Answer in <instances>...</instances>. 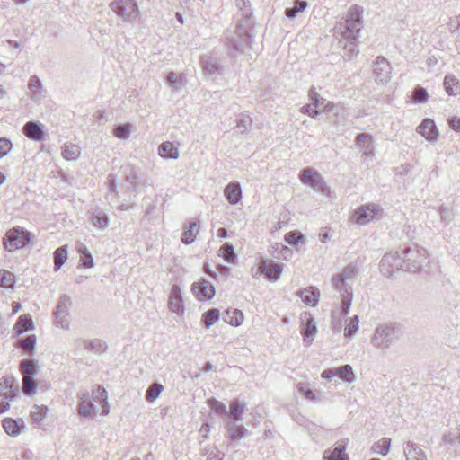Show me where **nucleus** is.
Returning a JSON list of instances; mask_svg holds the SVG:
<instances>
[{
    "label": "nucleus",
    "mask_w": 460,
    "mask_h": 460,
    "mask_svg": "<svg viewBox=\"0 0 460 460\" xmlns=\"http://www.w3.org/2000/svg\"><path fill=\"white\" fill-rule=\"evenodd\" d=\"M349 323H347L345 330H344V335L347 338L352 337L358 329V316L354 315L353 317L348 319Z\"/></svg>",
    "instance_id": "864d4df0"
},
{
    "label": "nucleus",
    "mask_w": 460,
    "mask_h": 460,
    "mask_svg": "<svg viewBox=\"0 0 460 460\" xmlns=\"http://www.w3.org/2000/svg\"><path fill=\"white\" fill-rule=\"evenodd\" d=\"M31 240L29 231L23 227L16 226L7 231L3 238L4 247L8 252L24 248Z\"/></svg>",
    "instance_id": "39448f33"
},
{
    "label": "nucleus",
    "mask_w": 460,
    "mask_h": 460,
    "mask_svg": "<svg viewBox=\"0 0 460 460\" xmlns=\"http://www.w3.org/2000/svg\"><path fill=\"white\" fill-rule=\"evenodd\" d=\"M92 224L100 229H105L109 224L108 216L102 211H96L93 213Z\"/></svg>",
    "instance_id": "de8ad7c7"
},
{
    "label": "nucleus",
    "mask_w": 460,
    "mask_h": 460,
    "mask_svg": "<svg viewBox=\"0 0 460 460\" xmlns=\"http://www.w3.org/2000/svg\"><path fill=\"white\" fill-rule=\"evenodd\" d=\"M208 404L212 409H214L216 413H218V414H220L222 416L226 417L227 410H226V406L223 402L216 400L215 398H210V399L208 400Z\"/></svg>",
    "instance_id": "bf43d9fd"
},
{
    "label": "nucleus",
    "mask_w": 460,
    "mask_h": 460,
    "mask_svg": "<svg viewBox=\"0 0 460 460\" xmlns=\"http://www.w3.org/2000/svg\"><path fill=\"white\" fill-rule=\"evenodd\" d=\"M362 13L363 8L359 5H352L349 7L345 24L344 34H349V37L358 40L362 28Z\"/></svg>",
    "instance_id": "0eeeda50"
},
{
    "label": "nucleus",
    "mask_w": 460,
    "mask_h": 460,
    "mask_svg": "<svg viewBox=\"0 0 460 460\" xmlns=\"http://www.w3.org/2000/svg\"><path fill=\"white\" fill-rule=\"evenodd\" d=\"M158 154L165 159H177L179 157L178 146L172 142H164L158 146Z\"/></svg>",
    "instance_id": "7c9ffc66"
},
{
    "label": "nucleus",
    "mask_w": 460,
    "mask_h": 460,
    "mask_svg": "<svg viewBox=\"0 0 460 460\" xmlns=\"http://www.w3.org/2000/svg\"><path fill=\"white\" fill-rule=\"evenodd\" d=\"M19 393V386L14 377L4 376L0 379V396L4 400H13Z\"/></svg>",
    "instance_id": "2eb2a0df"
},
{
    "label": "nucleus",
    "mask_w": 460,
    "mask_h": 460,
    "mask_svg": "<svg viewBox=\"0 0 460 460\" xmlns=\"http://www.w3.org/2000/svg\"><path fill=\"white\" fill-rule=\"evenodd\" d=\"M259 270L270 280L277 281L280 278L282 266L279 263L272 261H268L261 257L259 264Z\"/></svg>",
    "instance_id": "dca6fc26"
},
{
    "label": "nucleus",
    "mask_w": 460,
    "mask_h": 460,
    "mask_svg": "<svg viewBox=\"0 0 460 460\" xmlns=\"http://www.w3.org/2000/svg\"><path fill=\"white\" fill-rule=\"evenodd\" d=\"M71 305L72 301L68 295L64 294L60 296L54 312V324L57 327L65 330L69 328V311Z\"/></svg>",
    "instance_id": "6e6552de"
},
{
    "label": "nucleus",
    "mask_w": 460,
    "mask_h": 460,
    "mask_svg": "<svg viewBox=\"0 0 460 460\" xmlns=\"http://www.w3.org/2000/svg\"><path fill=\"white\" fill-rule=\"evenodd\" d=\"M379 211L380 208L377 205L367 204L357 208L353 217L357 224L366 225L373 220Z\"/></svg>",
    "instance_id": "ddd939ff"
},
{
    "label": "nucleus",
    "mask_w": 460,
    "mask_h": 460,
    "mask_svg": "<svg viewBox=\"0 0 460 460\" xmlns=\"http://www.w3.org/2000/svg\"><path fill=\"white\" fill-rule=\"evenodd\" d=\"M348 439L342 440L333 449H327L323 453L324 460H349L348 455L345 453Z\"/></svg>",
    "instance_id": "a878e982"
},
{
    "label": "nucleus",
    "mask_w": 460,
    "mask_h": 460,
    "mask_svg": "<svg viewBox=\"0 0 460 460\" xmlns=\"http://www.w3.org/2000/svg\"><path fill=\"white\" fill-rule=\"evenodd\" d=\"M299 179L303 183L310 184L317 191L329 194L330 188L327 186L323 176L315 170L307 167L299 173Z\"/></svg>",
    "instance_id": "1a4fd4ad"
},
{
    "label": "nucleus",
    "mask_w": 460,
    "mask_h": 460,
    "mask_svg": "<svg viewBox=\"0 0 460 460\" xmlns=\"http://www.w3.org/2000/svg\"><path fill=\"white\" fill-rule=\"evenodd\" d=\"M79 399L78 414L81 417L88 418L95 415V406L90 400V395L87 391H80L77 394Z\"/></svg>",
    "instance_id": "f3484780"
},
{
    "label": "nucleus",
    "mask_w": 460,
    "mask_h": 460,
    "mask_svg": "<svg viewBox=\"0 0 460 460\" xmlns=\"http://www.w3.org/2000/svg\"><path fill=\"white\" fill-rule=\"evenodd\" d=\"M184 80V76L176 75L174 72H170L166 76V82L170 87L176 90L180 89Z\"/></svg>",
    "instance_id": "5fc2aeb1"
},
{
    "label": "nucleus",
    "mask_w": 460,
    "mask_h": 460,
    "mask_svg": "<svg viewBox=\"0 0 460 460\" xmlns=\"http://www.w3.org/2000/svg\"><path fill=\"white\" fill-rule=\"evenodd\" d=\"M48 408L46 406H33L31 416L33 421L40 422L47 415Z\"/></svg>",
    "instance_id": "4d7b16f0"
},
{
    "label": "nucleus",
    "mask_w": 460,
    "mask_h": 460,
    "mask_svg": "<svg viewBox=\"0 0 460 460\" xmlns=\"http://www.w3.org/2000/svg\"><path fill=\"white\" fill-rule=\"evenodd\" d=\"M199 221H190L185 224L183 226L184 232L181 236V242L187 245L192 243L196 239L197 234L199 233Z\"/></svg>",
    "instance_id": "cd10ccee"
},
{
    "label": "nucleus",
    "mask_w": 460,
    "mask_h": 460,
    "mask_svg": "<svg viewBox=\"0 0 460 460\" xmlns=\"http://www.w3.org/2000/svg\"><path fill=\"white\" fill-rule=\"evenodd\" d=\"M429 93L421 86H417L412 92V100L416 103H424L428 101Z\"/></svg>",
    "instance_id": "6e6d98bb"
},
{
    "label": "nucleus",
    "mask_w": 460,
    "mask_h": 460,
    "mask_svg": "<svg viewBox=\"0 0 460 460\" xmlns=\"http://www.w3.org/2000/svg\"><path fill=\"white\" fill-rule=\"evenodd\" d=\"M235 5L239 8L240 21L244 27H251L252 24V10L249 0H235Z\"/></svg>",
    "instance_id": "4be33fe9"
},
{
    "label": "nucleus",
    "mask_w": 460,
    "mask_h": 460,
    "mask_svg": "<svg viewBox=\"0 0 460 460\" xmlns=\"http://www.w3.org/2000/svg\"><path fill=\"white\" fill-rule=\"evenodd\" d=\"M401 324L397 323H382L376 326L371 343L379 349H386L402 335Z\"/></svg>",
    "instance_id": "f03ea898"
},
{
    "label": "nucleus",
    "mask_w": 460,
    "mask_h": 460,
    "mask_svg": "<svg viewBox=\"0 0 460 460\" xmlns=\"http://www.w3.org/2000/svg\"><path fill=\"white\" fill-rule=\"evenodd\" d=\"M399 252L402 257V261H405L410 264H417L418 270L421 267L423 261L425 259L424 255L422 256V258L419 259V257H421V255L419 254L420 252L413 251L411 248H404L402 251H399Z\"/></svg>",
    "instance_id": "2f4dec72"
},
{
    "label": "nucleus",
    "mask_w": 460,
    "mask_h": 460,
    "mask_svg": "<svg viewBox=\"0 0 460 460\" xmlns=\"http://www.w3.org/2000/svg\"><path fill=\"white\" fill-rule=\"evenodd\" d=\"M373 73L379 84H385L390 80L391 66L383 57H378L373 64Z\"/></svg>",
    "instance_id": "4468645a"
},
{
    "label": "nucleus",
    "mask_w": 460,
    "mask_h": 460,
    "mask_svg": "<svg viewBox=\"0 0 460 460\" xmlns=\"http://www.w3.org/2000/svg\"><path fill=\"white\" fill-rule=\"evenodd\" d=\"M3 428L9 436H18L22 431L19 422L12 418H6L3 420Z\"/></svg>",
    "instance_id": "a19ab883"
},
{
    "label": "nucleus",
    "mask_w": 460,
    "mask_h": 460,
    "mask_svg": "<svg viewBox=\"0 0 460 460\" xmlns=\"http://www.w3.org/2000/svg\"><path fill=\"white\" fill-rule=\"evenodd\" d=\"M169 308L178 315L184 314V306L181 296V290L178 285H172L169 296Z\"/></svg>",
    "instance_id": "6ab92c4d"
},
{
    "label": "nucleus",
    "mask_w": 460,
    "mask_h": 460,
    "mask_svg": "<svg viewBox=\"0 0 460 460\" xmlns=\"http://www.w3.org/2000/svg\"><path fill=\"white\" fill-rule=\"evenodd\" d=\"M22 132L29 139L37 142L42 141L46 135L42 124L35 120L28 121L23 126Z\"/></svg>",
    "instance_id": "a211bd4d"
},
{
    "label": "nucleus",
    "mask_w": 460,
    "mask_h": 460,
    "mask_svg": "<svg viewBox=\"0 0 460 460\" xmlns=\"http://www.w3.org/2000/svg\"><path fill=\"white\" fill-rule=\"evenodd\" d=\"M303 239V235L296 231L288 232L285 234V241L292 245H296Z\"/></svg>",
    "instance_id": "338daca9"
},
{
    "label": "nucleus",
    "mask_w": 460,
    "mask_h": 460,
    "mask_svg": "<svg viewBox=\"0 0 460 460\" xmlns=\"http://www.w3.org/2000/svg\"><path fill=\"white\" fill-rule=\"evenodd\" d=\"M308 97L311 101V103L314 104V107H322L325 101L323 98L320 97L314 87H311L309 90Z\"/></svg>",
    "instance_id": "69168bd1"
},
{
    "label": "nucleus",
    "mask_w": 460,
    "mask_h": 460,
    "mask_svg": "<svg viewBox=\"0 0 460 460\" xmlns=\"http://www.w3.org/2000/svg\"><path fill=\"white\" fill-rule=\"evenodd\" d=\"M54 270L58 271L67 260V248L66 245L58 247L53 254Z\"/></svg>",
    "instance_id": "58836bf2"
},
{
    "label": "nucleus",
    "mask_w": 460,
    "mask_h": 460,
    "mask_svg": "<svg viewBox=\"0 0 460 460\" xmlns=\"http://www.w3.org/2000/svg\"><path fill=\"white\" fill-rule=\"evenodd\" d=\"M13 148L12 142L5 137H0V159L7 155Z\"/></svg>",
    "instance_id": "0e129e2a"
},
{
    "label": "nucleus",
    "mask_w": 460,
    "mask_h": 460,
    "mask_svg": "<svg viewBox=\"0 0 460 460\" xmlns=\"http://www.w3.org/2000/svg\"><path fill=\"white\" fill-rule=\"evenodd\" d=\"M219 310L217 308H211L202 314L201 321L206 328H209L219 319Z\"/></svg>",
    "instance_id": "79ce46f5"
},
{
    "label": "nucleus",
    "mask_w": 460,
    "mask_h": 460,
    "mask_svg": "<svg viewBox=\"0 0 460 460\" xmlns=\"http://www.w3.org/2000/svg\"><path fill=\"white\" fill-rule=\"evenodd\" d=\"M84 343V348L89 352L102 353L107 349V345L103 341L93 340V341H79Z\"/></svg>",
    "instance_id": "4c0bfd02"
},
{
    "label": "nucleus",
    "mask_w": 460,
    "mask_h": 460,
    "mask_svg": "<svg viewBox=\"0 0 460 460\" xmlns=\"http://www.w3.org/2000/svg\"><path fill=\"white\" fill-rule=\"evenodd\" d=\"M444 87L449 95H456L460 92V84L458 80L451 75H447L445 76Z\"/></svg>",
    "instance_id": "ea45409f"
},
{
    "label": "nucleus",
    "mask_w": 460,
    "mask_h": 460,
    "mask_svg": "<svg viewBox=\"0 0 460 460\" xmlns=\"http://www.w3.org/2000/svg\"><path fill=\"white\" fill-rule=\"evenodd\" d=\"M110 8L123 19L135 17L138 13L137 5L133 0H115L110 4Z\"/></svg>",
    "instance_id": "9d476101"
},
{
    "label": "nucleus",
    "mask_w": 460,
    "mask_h": 460,
    "mask_svg": "<svg viewBox=\"0 0 460 460\" xmlns=\"http://www.w3.org/2000/svg\"><path fill=\"white\" fill-rule=\"evenodd\" d=\"M302 329L301 334L304 339L305 346L311 345L316 332L317 327L314 323V317L310 313H304L302 315Z\"/></svg>",
    "instance_id": "f8f14e48"
},
{
    "label": "nucleus",
    "mask_w": 460,
    "mask_h": 460,
    "mask_svg": "<svg viewBox=\"0 0 460 460\" xmlns=\"http://www.w3.org/2000/svg\"><path fill=\"white\" fill-rule=\"evenodd\" d=\"M227 201L232 205H236L242 199V189L239 182H231L227 184L224 191Z\"/></svg>",
    "instance_id": "bb28decb"
},
{
    "label": "nucleus",
    "mask_w": 460,
    "mask_h": 460,
    "mask_svg": "<svg viewBox=\"0 0 460 460\" xmlns=\"http://www.w3.org/2000/svg\"><path fill=\"white\" fill-rule=\"evenodd\" d=\"M318 107H314V104L309 103L301 108V112L304 114H307L308 116L312 117L313 119H317L320 115V111L317 110Z\"/></svg>",
    "instance_id": "774afa93"
},
{
    "label": "nucleus",
    "mask_w": 460,
    "mask_h": 460,
    "mask_svg": "<svg viewBox=\"0 0 460 460\" xmlns=\"http://www.w3.org/2000/svg\"><path fill=\"white\" fill-rule=\"evenodd\" d=\"M276 246L277 254H274V257H282L285 260H288L289 258H291L293 252L290 248L281 243H276Z\"/></svg>",
    "instance_id": "680f3d73"
},
{
    "label": "nucleus",
    "mask_w": 460,
    "mask_h": 460,
    "mask_svg": "<svg viewBox=\"0 0 460 460\" xmlns=\"http://www.w3.org/2000/svg\"><path fill=\"white\" fill-rule=\"evenodd\" d=\"M19 369L22 375V392L28 395H33L38 388V382L34 379L38 370L33 359H23L19 364Z\"/></svg>",
    "instance_id": "423d86ee"
},
{
    "label": "nucleus",
    "mask_w": 460,
    "mask_h": 460,
    "mask_svg": "<svg viewBox=\"0 0 460 460\" xmlns=\"http://www.w3.org/2000/svg\"><path fill=\"white\" fill-rule=\"evenodd\" d=\"M163 385L159 383H153L146 392V399L147 402H155L163 391Z\"/></svg>",
    "instance_id": "3c124183"
},
{
    "label": "nucleus",
    "mask_w": 460,
    "mask_h": 460,
    "mask_svg": "<svg viewBox=\"0 0 460 460\" xmlns=\"http://www.w3.org/2000/svg\"><path fill=\"white\" fill-rule=\"evenodd\" d=\"M357 274L356 265L349 264L340 273L332 277V285L341 297V311L343 315H347L349 312L353 297L352 284Z\"/></svg>",
    "instance_id": "f257e3e1"
},
{
    "label": "nucleus",
    "mask_w": 460,
    "mask_h": 460,
    "mask_svg": "<svg viewBox=\"0 0 460 460\" xmlns=\"http://www.w3.org/2000/svg\"><path fill=\"white\" fill-rule=\"evenodd\" d=\"M417 132L430 142H435L438 137L436 124L430 119H425L417 128Z\"/></svg>",
    "instance_id": "412c9836"
},
{
    "label": "nucleus",
    "mask_w": 460,
    "mask_h": 460,
    "mask_svg": "<svg viewBox=\"0 0 460 460\" xmlns=\"http://www.w3.org/2000/svg\"><path fill=\"white\" fill-rule=\"evenodd\" d=\"M132 128L133 126L130 123L118 125L113 129V135L119 139L126 140L129 138Z\"/></svg>",
    "instance_id": "49530a36"
},
{
    "label": "nucleus",
    "mask_w": 460,
    "mask_h": 460,
    "mask_svg": "<svg viewBox=\"0 0 460 460\" xmlns=\"http://www.w3.org/2000/svg\"><path fill=\"white\" fill-rule=\"evenodd\" d=\"M403 454L406 460H428L426 453L413 441H407L403 445Z\"/></svg>",
    "instance_id": "aec40b11"
},
{
    "label": "nucleus",
    "mask_w": 460,
    "mask_h": 460,
    "mask_svg": "<svg viewBox=\"0 0 460 460\" xmlns=\"http://www.w3.org/2000/svg\"><path fill=\"white\" fill-rule=\"evenodd\" d=\"M223 320L232 326H239L244 320L243 314L241 310L228 308L223 313Z\"/></svg>",
    "instance_id": "c756f323"
},
{
    "label": "nucleus",
    "mask_w": 460,
    "mask_h": 460,
    "mask_svg": "<svg viewBox=\"0 0 460 460\" xmlns=\"http://www.w3.org/2000/svg\"><path fill=\"white\" fill-rule=\"evenodd\" d=\"M92 398L96 402L107 404L108 393L102 385H96L92 391Z\"/></svg>",
    "instance_id": "603ef678"
},
{
    "label": "nucleus",
    "mask_w": 460,
    "mask_h": 460,
    "mask_svg": "<svg viewBox=\"0 0 460 460\" xmlns=\"http://www.w3.org/2000/svg\"><path fill=\"white\" fill-rule=\"evenodd\" d=\"M252 119L249 116H243L237 120L236 128L241 134L246 133L252 127Z\"/></svg>",
    "instance_id": "e2e57ef3"
},
{
    "label": "nucleus",
    "mask_w": 460,
    "mask_h": 460,
    "mask_svg": "<svg viewBox=\"0 0 460 460\" xmlns=\"http://www.w3.org/2000/svg\"><path fill=\"white\" fill-rule=\"evenodd\" d=\"M380 270L384 276L392 278L394 273L402 270L404 271L415 272L418 270L417 264H410L402 261L399 251L385 254L380 261Z\"/></svg>",
    "instance_id": "20e7f679"
},
{
    "label": "nucleus",
    "mask_w": 460,
    "mask_h": 460,
    "mask_svg": "<svg viewBox=\"0 0 460 460\" xmlns=\"http://www.w3.org/2000/svg\"><path fill=\"white\" fill-rule=\"evenodd\" d=\"M61 154L66 160L75 161L79 157L81 148L77 145L66 143L63 146Z\"/></svg>",
    "instance_id": "e433bc0d"
},
{
    "label": "nucleus",
    "mask_w": 460,
    "mask_h": 460,
    "mask_svg": "<svg viewBox=\"0 0 460 460\" xmlns=\"http://www.w3.org/2000/svg\"><path fill=\"white\" fill-rule=\"evenodd\" d=\"M219 255L224 258L225 261L230 263H234L236 261V254L233 244L230 243H225L219 249Z\"/></svg>",
    "instance_id": "a18cd8bd"
},
{
    "label": "nucleus",
    "mask_w": 460,
    "mask_h": 460,
    "mask_svg": "<svg viewBox=\"0 0 460 460\" xmlns=\"http://www.w3.org/2000/svg\"><path fill=\"white\" fill-rule=\"evenodd\" d=\"M15 283L14 275L5 270H0V287L4 288H13Z\"/></svg>",
    "instance_id": "09e8293b"
},
{
    "label": "nucleus",
    "mask_w": 460,
    "mask_h": 460,
    "mask_svg": "<svg viewBox=\"0 0 460 460\" xmlns=\"http://www.w3.org/2000/svg\"><path fill=\"white\" fill-rule=\"evenodd\" d=\"M442 440L445 444L451 446L456 445V443L460 444V425L456 432H447L444 434Z\"/></svg>",
    "instance_id": "13d9d810"
},
{
    "label": "nucleus",
    "mask_w": 460,
    "mask_h": 460,
    "mask_svg": "<svg viewBox=\"0 0 460 460\" xmlns=\"http://www.w3.org/2000/svg\"><path fill=\"white\" fill-rule=\"evenodd\" d=\"M307 7V2L303 0H296L292 7L285 10V14L289 20L296 18L297 13L304 12Z\"/></svg>",
    "instance_id": "c03bdc74"
},
{
    "label": "nucleus",
    "mask_w": 460,
    "mask_h": 460,
    "mask_svg": "<svg viewBox=\"0 0 460 460\" xmlns=\"http://www.w3.org/2000/svg\"><path fill=\"white\" fill-rule=\"evenodd\" d=\"M344 37L348 40V43L344 47L345 51H348V53H345V55H347L349 58H351L353 56H356L358 53L356 46L357 40H352L349 37V34H344Z\"/></svg>",
    "instance_id": "052dcab7"
},
{
    "label": "nucleus",
    "mask_w": 460,
    "mask_h": 460,
    "mask_svg": "<svg viewBox=\"0 0 460 460\" xmlns=\"http://www.w3.org/2000/svg\"><path fill=\"white\" fill-rule=\"evenodd\" d=\"M16 347L22 348L23 351L33 355L36 347V336L34 334L28 335L17 341Z\"/></svg>",
    "instance_id": "c9c22d12"
},
{
    "label": "nucleus",
    "mask_w": 460,
    "mask_h": 460,
    "mask_svg": "<svg viewBox=\"0 0 460 460\" xmlns=\"http://www.w3.org/2000/svg\"><path fill=\"white\" fill-rule=\"evenodd\" d=\"M226 438L230 441L240 440L249 434L248 429L243 425H236L234 421H226Z\"/></svg>",
    "instance_id": "393cba45"
},
{
    "label": "nucleus",
    "mask_w": 460,
    "mask_h": 460,
    "mask_svg": "<svg viewBox=\"0 0 460 460\" xmlns=\"http://www.w3.org/2000/svg\"><path fill=\"white\" fill-rule=\"evenodd\" d=\"M319 296L320 291L314 287L305 288L299 292V296L301 297L302 301L310 306L317 305Z\"/></svg>",
    "instance_id": "c85d7f7f"
},
{
    "label": "nucleus",
    "mask_w": 460,
    "mask_h": 460,
    "mask_svg": "<svg viewBox=\"0 0 460 460\" xmlns=\"http://www.w3.org/2000/svg\"><path fill=\"white\" fill-rule=\"evenodd\" d=\"M28 87L31 92V99L35 100V99H39L42 96V94H41L42 84L37 75H32L30 78Z\"/></svg>",
    "instance_id": "37998d69"
},
{
    "label": "nucleus",
    "mask_w": 460,
    "mask_h": 460,
    "mask_svg": "<svg viewBox=\"0 0 460 460\" xmlns=\"http://www.w3.org/2000/svg\"><path fill=\"white\" fill-rule=\"evenodd\" d=\"M32 325H33V321H32V318L31 315H29V314L21 315L18 318V320L13 327L15 335L19 336V335L22 334L23 332L30 330L32 327Z\"/></svg>",
    "instance_id": "f704fd0d"
},
{
    "label": "nucleus",
    "mask_w": 460,
    "mask_h": 460,
    "mask_svg": "<svg viewBox=\"0 0 460 460\" xmlns=\"http://www.w3.org/2000/svg\"><path fill=\"white\" fill-rule=\"evenodd\" d=\"M250 28L251 27H244L242 22H238L236 25V31L226 35L225 45L230 57L243 54L249 48L251 42V34L249 32Z\"/></svg>",
    "instance_id": "7ed1b4c3"
},
{
    "label": "nucleus",
    "mask_w": 460,
    "mask_h": 460,
    "mask_svg": "<svg viewBox=\"0 0 460 460\" xmlns=\"http://www.w3.org/2000/svg\"><path fill=\"white\" fill-rule=\"evenodd\" d=\"M334 376L340 377L344 382L349 384L355 380V375L350 365H342L339 367L327 368L321 374V377L323 379H331Z\"/></svg>",
    "instance_id": "9b49d317"
},
{
    "label": "nucleus",
    "mask_w": 460,
    "mask_h": 460,
    "mask_svg": "<svg viewBox=\"0 0 460 460\" xmlns=\"http://www.w3.org/2000/svg\"><path fill=\"white\" fill-rule=\"evenodd\" d=\"M192 289L199 300L210 299L215 296V288L207 280L194 283Z\"/></svg>",
    "instance_id": "b1692460"
},
{
    "label": "nucleus",
    "mask_w": 460,
    "mask_h": 460,
    "mask_svg": "<svg viewBox=\"0 0 460 460\" xmlns=\"http://www.w3.org/2000/svg\"><path fill=\"white\" fill-rule=\"evenodd\" d=\"M202 66L206 73L208 75H215L220 73L223 66L218 64L216 60L208 58L202 61Z\"/></svg>",
    "instance_id": "8fccbe9b"
},
{
    "label": "nucleus",
    "mask_w": 460,
    "mask_h": 460,
    "mask_svg": "<svg viewBox=\"0 0 460 460\" xmlns=\"http://www.w3.org/2000/svg\"><path fill=\"white\" fill-rule=\"evenodd\" d=\"M246 405L240 402L238 399L231 401L229 411H227V421L238 422L243 420V414L246 411Z\"/></svg>",
    "instance_id": "5701e85b"
},
{
    "label": "nucleus",
    "mask_w": 460,
    "mask_h": 460,
    "mask_svg": "<svg viewBox=\"0 0 460 460\" xmlns=\"http://www.w3.org/2000/svg\"><path fill=\"white\" fill-rule=\"evenodd\" d=\"M76 249L80 254V265L84 268L93 267V259L87 247L83 243H77Z\"/></svg>",
    "instance_id": "72a5a7b5"
},
{
    "label": "nucleus",
    "mask_w": 460,
    "mask_h": 460,
    "mask_svg": "<svg viewBox=\"0 0 460 460\" xmlns=\"http://www.w3.org/2000/svg\"><path fill=\"white\" fill-rule=\"evenodd\" d=\"M356 140L366 155H373L374 146L372 137L369 134L360 133L357 136Z\"/></svg>",
    "instance_id": "473e14b6"
}]
</instances>
